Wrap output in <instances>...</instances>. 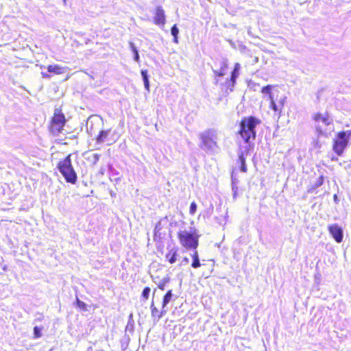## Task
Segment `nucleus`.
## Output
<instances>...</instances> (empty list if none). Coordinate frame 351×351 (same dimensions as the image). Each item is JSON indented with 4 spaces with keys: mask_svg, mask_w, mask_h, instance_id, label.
Instances as JSON below:
<instances>
[{
    "mask_svg": "<svg viewBox=\"0 0 351 351\" xmlns=\"http://www.w3.org/2000/svg\"><path fill=\"white\" fill-rule=\"evenodd\" d=\"M272 86L271 85H267L262 88L261 93L263 94H268L269 95V99H270V96L271 94H276V93L279 92L278 90H275L274 91H271Z\"/></svg>",
    "mask_w": 351,
    "mask_h": 351,
    "instance_id": "6ab92c4d",
    "label": "nucleus"
},
{
    "mask_svg": "<svg viewBox=\"0 0 351 351\" xmlns=\"http://www.w3.org/2000/svg\"><path fill=\"white\" fill-rule=\"evenodd\" d=\"M151 289L149 287H146L143 289L141 294V297L144 301H146L149 299Z\"/></svg>",
    "mask_w": 351,
    "mask_h": 351,
    "instance_id": "5701e85b",
    "label": "nucleus"
},
{
    "mask_svg": "<svg viewBox=\"0 0 351 351\" xmlns=\"http://www.w3.org/2000/svg\"><path fill=\"white\" fill-rule=\"evenodd\" d=\"M177 238L180 245L186 250H197L199 246V234L195 228L178 231Z\"/></svg>",
    "mask_w": 351,
    "mask_h": 351,
    "instance_id": "f03ea898",
    "label": "nucleus"
},
{
    "mask_svg": "<svg viewBox=\"0 0 351 351\" xmlns=\"http://www.w3.org/2000/svg\"><path fill=\"white\" fill-rule=\"evenodd\" d=\"M43 330V327L40 328L38 326H35L34 328V339H38L42 336L41 331Z\"/></svg>",
    "mask_w": 351,
    "mask_h": 351,
    "instance_id": "b1692460",
    "label": "nucleus"
},
{
    "mask_svg": "<svg viewBox=\"0 0 351 351\" xmlns=\"http://www.w3.org/2000/svg\"><path fill=\"white\" fill-rule=\"evenodd\" d=\"M228 64L226 63H223L221 66L220 70L215 71V74L217 77H222L226 74V71L228 69Z\"/></svg>",
    "mask_w": 351,
    "mask_h": 351,
    "instance_id": "412c9836",
    "label": "nucleus"
},
{
    "mask_svg": "<svg viewBox=\"0 0 351 351\" xmlns=\"http://www.w3.org/2000/svg\"><path fill=\"white\" fill-rule=\"evenodd\" d=\"M240 69V65L239 63H236L234 64V70L232 71L231 73V77L230 80V82L231 84V86H234L236 82V79L237 78L239 75V70Z\"/></svg>",
    "mask_w": 351,
    "mask_h": 351,
    "instance_id": "dca6fc26",
    "label": "nucleus"
},
{
    "mask_svg": "<svg viewBox=\"0 0 351 351\" xmlns=\"http://www.w3.org/2000/svg\"><path fill=\"white\" fill-rule=\"evenodd\" d=\"M93 157H94L95 160L96 162V161H98V160L99 158V155L98 154H93Z\"/></svg>",
    "mask_w": 351,
    "mask_h": 351,
    "instance_id": "c756f323",
    "label": "nucleus"
},
{
    "mask_svg": "<svg viewBox=\"0 0 351 351\" xmlns=\"http://www.w3.org/2000/svg\"><path fill=\"white\" fill-rule=\"evenodd\" d=\"M178 33H179L178 28L177 27L176 25H173L171 27V34L173 36V41L176 43H178Z\"/></svg>",
    "mask_w": 351,
    "mask_h": 351,
    "instance_id": "4be33fe9",
    "label": "nucleus"
},
{
    "mask_svg": "<svg viewBox=\"0 0 351 351\" xmlns=\"http://www.w3.org/2000/svg\"><path fill=\"white\" fill-rule=\"evenodd\" d=\"M42 76H43V77H44V78H48V77H50V75H48V74H47V73H42Z\"/></svg>",
    "mask_w": 351,
    "mask_h": 351,
    "instance_id": "2f4dec72",
    "label": "nucleus"
},
{
    "mask_svg": "<svg viewBox=\"0 0 351 351\" xmlns=\"http://www.w3.org/2000/svg\"><path fill=\"white\" fill-rule=\"evenodd\" d=\"M287 97L280 94V91L276 94H271L269 100V108L274 111V115L280 117L285 107Z\"/></svg>",
    "mask_w": 351,
    "mask_h": 351,
    "instance_id": "0eeeda50",
    "label": "nucleus"
},
{
    "mask_svg": "<svg viewBox=\"0 0 351 351\" xmlns=\"http://www.w3.org/2000/svg\"><path fill=\"white\" fill-rule=\"evenodd\" d=\"M141 75L143 77L145 88L147 90H149V82L148 80V75L147 70H142L141 71Z\"/></svg>",
    "mask_w": 351,
    "mask_h": 351,
    "instance_id": "aec40b11",
    "label": "nucleus"
},
{
    "mask_svg": "<svg viewBox=\"0 0 351 351\" xmlns=\"http://www.w3.org/2000/svg\"><path fill=\"white\" fill-rule=\"evenodd\" d=\"M133 51L134 53V60L138 62L139 61V55H138V50L134 47H133Z\"/></svg>",
    "mask_w": 351,
    "mask_h": 351,
    "instance_id": "c85d7f7f",
    "label": "nucleus"
},
{
    "mask_svg": "<svg viewBox=\"0 0 351 351\" xmlns=\"http://www.w3.org/2000/svg\"><path fill=\"white\" fill-rule=\"evenodd\" d=\"M151 308V315L157 321L159 320L165 314H166L167 311L162 308L161 311H159L155 306L154 302L152 301L150 305Z\"/></svg>",
    "mask_w": 351,
    "mask_h": 351,
    "instance_id": "f8f14e48",
    "label": "nucleus"
},
{
    "mask_svg": "<svg viewBox=\"0 0 351 351\" xmlns=\"http://www.w3.org/2000/svg\"><path fill=\"white\" fill-rule=\"evenodd\" d=\"M165 15L162 8L160 6L156 8L155 16L154 17V22L156 25L164 26L165 24Z\"/></svg>",
    "mask_w": 351,
    "mask_h": 351,
    "instance_id": "9d476101",
    "label": "nucleus"
},
{
    "mask_svg": "<svg viewBox=\"0 0 351 351\" xmlns=\"http://www.w3.org/2000/svg\"><path fill=\"white\" fill-rule=\"evenodd\" d=\"M260 119L254 116L245 117L239 123L238 134L245 143H251L256 136V127L260 125Z\"/></svg>",
    "mask_w": 351,
    "mask_h": 351,
    "instance_id": "f257e3e1",
    "label": "nucleus"
},
{
    "mask_svg": "<svg viewBox=\"0 0 351 351\" xmlns=\"http://www.w3.org/2000/svg\"><path fill=\"white\" fill-rule=\"evenodd\" d=\"M237 162L240 167L241 171L243 173H246L247 169L245 164V158L243 153L239 155Z\"/></svg>",
    "mask_w": 351,
    "mask_h": 351,
    "instance_id": "f3484780",
    "label": "nucleus"
},
{
    "mask_svg": "<svg viewBox=\"0 0 351 351\" xmlns=\"http://www.w3.org/2000/svg\"><path fill=\"white\" fill-rule=\"evenodd\" d=\"M182 261L184 262L185 263H186L189 262V259H188V258L185 257L183 258Z\"/></svg>",
    "mask_w": 351,
    "mask_h": 351,
    "instance_id": "473e14b6",
    "label": "nucleus"
},
{
    "mask_svg": "<svg viewBox=\"0 0 351 351\" xmlns=\"http://www.w3.org/2000/svg\"><path fill=\"white\" fill-rule=\"evenodd\" d=\"M178 252L177 247H168V252L165 255V261L170 264H174L178 260Z\"/></svg>",
    "mask_w": 351,
    "mask_h": 351,
    "instance_id": "9b49d317",
    "label": "nucleus"
},
{
    "mask_svg": "<svg viewBox=\"0 0 351 351\" xmlns=\"http://www.w3.org/2000/svg\"><path fill=\"white\" fill-rule=\"evenodd\" d=\"M328 231L332 235L333 239L337 243H341L343 240V231L342 229L337 224L331 225L328 226Z\"/></svg>",
    "mask_w": 351,
    "mask_h": 351,
    "instance_id": "1a4fd4ad",
    "label": "nucleus"
},
{
    "mask_svg": "<svg viewBox=\"0 0 351 351\" xmlns=\"http://www.w3.org/2000/svg\"><path fill=\"white\" fill-rule=\"evenodd\" d=\"M76 304L77 307L80 308L81 310L84 311H87V304L85 302L81 301L80 300H76Z\"/></svg>",
    "mask_w": 351,
    "mask_h": 351,
    "instance_id": "393cba45",
    "label": "nucleus"
},
{
    "mask_svg": "<svg viewBox=\"0 0 351 351\" xmlns=\"http://www.w3.org/2000/svg\"><path fill=\"white\" fill-rule=\"evenodd\" d=\"M172 291L169 290L164 295L162 302V308H165V307L168 304V303L172 299Z\"/></svg>",
    "mask_w": 351,
    "mask_h": 351,
    "instance_id": "a211bd4d",
    "label": "nucleus"
},
{
    "mask_svg": "<svg viewBox=\"0 0 351 351\" xmlns=\"http://www.w3.org/2000/svg\"><path fill=\"white\" fill-rule=\"evenodd\" d=\"M351 136V130L338 132L332 139V150L338 156H341L348 147Z\"/></svg>",
    "mask_w": 351,
    "mask_h": 351,
    "instance_id": "423d86ee",
    "label": "nucleus"
},
{
    "mask_svg": "<svg viewBox=\"0 0 351 351\" xmlns=\"http://www.w3.org/2000/svg\"><path fill=\"white\" fill-rule=\"evenodd\" d=\"M197 210V204L195 202H193L191 203L190 208H189V213L191 215H193Z\"/></svg>",
    "mask_w": 351,
    "mask_h": 351,
    "instance_id": "a878e982",
    "label": "nucleus"
},
{
    "mask_svg": "<svg viewBox=\"0 0 351 351\" xmlns=\"http://www.w3.org/2000/svg\"><path fill=\"white\" fill-rule=\"evenodd\" d=\"M312 120L314 122L315 130L317 136L327 137L330 134V131H328L321 125V123H322L325 127H327L332 123V119L328 112H315L312 116Z\"/></svg>",
    "mask_w": 351,
    "mask_h": 351,
    "instance_id": "20e7f679",
    "label": "nucleus"
},
{
    "mask_svg": "<svg viewBox=\"0 0 351 351\" xmlns=\"http://www.w3.org/2000/svg\"><path fill=\"white\" fill-rule=\"evenodd\" d=\"M202 148L211 149L217 147L216 134L212 130H208L200 134Z\"/></svg>",
    "mask_w": 351,
    "mask_h": 351,
    "instance_id": "6e6552de",
    "label": "nucleus"
},
{
    "mask_svg": "<svg viewBox=\"0 0 351 351\" xmlns=\"http://www.w3.org/2000/svg\"><path fill=\"white\" fill-rule=\"evenodd\" d=\"M66 67H62V66H60L57 64H53V65L51 64L47 66V71L49 73H52L56 74V75H60V74L64 73L65 72V71L66 70Z\"/></svg>",
    "mask_w": 351,
    "mask_h": 351,
    "instance_id": "4468645a",
    "label": "nucleus"
},
{
    "mask_svg": "<svg viewBox=\"0 0 351 351\" xmlns=\"http://www.w3.org/2000/svg\"><path fill=\"white\" fill-rule=\"evenodd\" d=\"M158 287L160 290H162V291L165 290V285H164V284H159V285H158Z\"/></svg>",
    "mask_w": 351,
    "mask_h": 351,
    "instance_id": "7c9ffc66",
    "label": "nucleus"
},
{
    "mask_svg": "<svg viewBox=\"0 0 351 351\" xmlns=\"http://www.w3.org/2000/svg\"><path fill=\"white\" fill-rule=\"evenodd\" d=\"M324 183V176L321 175L317 182L314 184V188H317L320 186H322Z\"/></svg>",
    "mask_w": 351,
    "mask_h": 351,
    "instance_id": "bb28decb",
    "label": "nucleus"
},
{
    "mask_svg": "<svg viewBox=\"0 0 351 351\" xmlns=\"http://www.w3.org/2000/svg\"><path fill=\"white\" fill-rule=\"evenodd\" d=\"M110 136V130H101L96 137V141L98 143H101L107 141H113Z\"/></svg>",
    "mask_w": 351,
    "mask_h": 351,
    "instance_id": "ddd939ff",
    "label": "nucleus"
},
{
    "mask_svg": "<svg viewBox=\"0 0 351 351\" xmlns=\"http://www.w3.org/2000/svg\"><path fill=\"white\" fill-rule=\"evenodd\" d=\"M232 189L233 191V195L234 197H236L238 195V187L235 185L234 180H232Z\"/></svg>",
    "mask_w": 351,
    "mask_h": 351,
    "instance_id": "cd10ccee",
    "label": "nucleus"
},
{
    "mask_svg": "<svg viewBox=\"0 0 351 351\" xmlns=\"http://www.w3.org/2000/svg\"><path fill=\"white\" fill-rule=\"evenodd\" d=\"M57 169L66 182L72 184L76 183L77 176L72 165L71 154H68L58 162Z\"/></svg>",
    "mask_w": 351,
    "mask_h": 351,
    "instance_id": "39448f33",
    "label": "nucleus"
},
{
    "mask_svg": "<svg viewBox=\"0 0 351 351\" xmlns=\"http://www.w3.org/2000/svg\"><path fill=\"white\" fill-rule=\"evenodd\" d=\"M193 252L191 254L192 258V263L191 267L193 268H198L201 266L199 258V254L197 250H193Z\"/></svg>",
    "mask_w": 351,
    "mask_h": 351,
    "instance_id": "2eb2a0df",
    "label": "nucleus"
},
{
    "mask_svg": "<svg viewBox=\"0 0 351 351\" xmlns=\"http://www.w3.org/2000/svg\"><path fill=\"white\" fill-rule=\"evenodd\" d=\"M67 119L61 108H56L51 117L48 131L53 136H58L61 134L66 125Z\"/></svg>",
    "mask_w": 351,
    "mask_h": 351,
    "instance_id": "7ed1b4c3",
    "label": "nucleus"
}]
</instances>
